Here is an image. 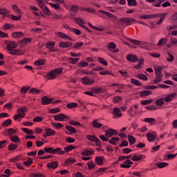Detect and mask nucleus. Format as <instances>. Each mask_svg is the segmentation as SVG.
<instances>
[{
	"label": "nucleus",
	"instance_id": "obj_1",
	"mask_svg": "<svg viewBox=\"0 0 177 177\" xmlns=\"http://www.w3.org/2000/svg\"><path fill=\"white\" fill-rule=\"evenodd\" d=\"M159 17L160 20L156 22L157 26H160L162 21H164V19H165V14L164 13H158L154 15H142L139 17V19H142L143 20H146L147 19H156Z\"/></svg>",
	"mask_w": 177,
	"mask_h": 177
},
{
	"label": "nucleus",
	"instance_id": "obj_2",
	"mask_svg": "<svg viewBox=\"0 0 177 177\" xmlns=\"http://www.w3.org/2000/svg\"><path fill=\"white\" fill-rule=\"evenodd\" d=\"M17 114L15 115L13 119L15 121H17L19 118H24L26 117V113H27V108L20 107L17 111Z\"/></svg>",
	"mask_w": 177,
	"mask_h": 177
},
{
	"label": "nucleus",
	"instance_id": "obj_3",
	"mask_svg": "<svg viewBox=\"0 0 177 177\" xmlns=\"http://www.w3.org/2000/svg\"><path fill=\"white\" fill-rule=\"evenodd\" d=\"M44 0H36L37 3L38 4L39 8H40L44 15H47V16H50L52 12L49 10V8L45 6Z\"/></svg>",
	"mask_w": 177,
	"mask_h": 177
},
{
	"label": "nucleus",
	"instance_id": "obj_4",
	"mask_svg": "<svg viewBox=\"0 0 177 177\" xmlns=\"http://www.w3.org/2000/svg\"><path fill=\"white\" fill-rule=\"evenodd\" d=\"M128 42L133 44V45L140 46L142 49H147V42L146 41H140L139 40H135L132 39L127 38Z\"/></svg>",
	"mask_w": 177,
	"mask_h": 177
},
{
	"label": "nucleus",
	"instance_id": "obj_5",
	"mask_svg": "<svg viewBox=\"0 0 177 177\" xmlns=\"http://www.w3.org/2000/svg\"><path fill=\"white\" fill-rule=\"evenodd\" d=\"M135 19L126 17V18H120L118 20V23L120 26H124L126 24L127 26H131V23H133L135 21Z\"/></svg>",
	"mask_w": 177,
	"mask_h": 177
},
{
	"label": "nucleus",
	"instance_id": "obj_6",
	"mask_svg": "<svg viewBox=\"0 0 177 177\" xmlns=\"http://www.w3.org/2000/svg\"><path fill=\"white\" fill-rule=\"evenodd\" d=\"M74 21L77 24V26L82 27V28H84L86 31H88V32H91V30L84 25L85 24V20H84V19L75 17L74 18Z\"/></svg>",
	"mask_w": 177,
	"mask_h": 177
},
{
	"label": "nucleus",
	"instance_id": "obj_7",
	"mask_svg": "<svg viewBox=\"0 0 177 177\" xmlns=\"http://www.w3.org/2000/svg\"><path fill=\"white\" fill-rule=\"evenodd\" d=\"M161 71H162V66H158L155 68L156 79L154 80V82L158 83L160 82V81H161V78L162 77V73H161Z\"/></svg>",
	"mask_w": 177,
	"mask_h": 177
},
{
	"label": "nucleus",
	"instance_id": "obj_8",
	"mask_svg": "<svg viewBox=\"0 0 177 177\" xmlns=\"http://www.w3.org/2000/svg\"><path fill=\"white\" fill-rule=\"evenodd\" d=\"M86 138V139H88V140H90V142H95L98 147H102V141L99 140V138H97L96 136L92 135H87Z\"/></svg>",
	"mask_w": 177,
	"mask_h": 177
},
{
	"label": "nucleus",
	"instance_id": "obj_9",
	"mask_svg": "<svg viewBox=\"0 0 177 177\" xmlns=\"http://www.w3.org/2000/svg\"><path fill=\"white\" fill-rule=\"evenodd\" d=\"M60 73H62V69H55L47 74L46 78L47 80H55V78H56V75L60 74Z\"/></svg>",
	"mask_w": 177,
	"mask_h": 177
},
{
	"label": "nucleus",
	"instance_id": "obj_10",
	"mask_svg": "<svg viewBox=\"0 0 177 177\" xmlns=\"http://www.w3.org/2000/svg\"><path fill=\"white\" fill-rule=\"evenodd\" d=\"M103 92H104L103 89H92L91 91L84 92V94L88 96H96L100 93H103Z\"/></svg>",
	"mask_w": 177,
	"mask_h": 177
},
{
	"label": "nucleus",
	"instance_id": "obj_11",
	"mask_svg": "<svg viewBox=\"0 0 177 177\" xmlns=\"http://www.w3.org/2000/svg\"><path fill=\"white\" fill-rule=\"evenodd\" d=\"M17 46H19V44H17L16 41H10L6 46V49L9 52H12L15 50V49H16V48H17Z\"/></svg>",
	"mask_w": 177,
	"mask_h": 177
},
{
	"label": "nucleus",
	"instance_id": "obj_12",
	"mask_svg": "<svg viewBox=\"0 0 177 177\" xmlns=\"http://www.w3.org/2000/svg\"><path fill=\"white\" fill-rule=\"evenodd\" d=\"M81 81L84 85H92L95 84V78H88L86 77H84L81 79Z\"/></svg>",
	"mask_w": 177,
	"mask_h": 177
},
{
	"label": "nucleus",
	"instance_id": "obj_13",
	"mask_svg": "<svg viewBox=\"0 0 177 177\" xmlns=\"http://www.w3.org/2000/svg\"><path fill=\"white\" fill-rule=\"evenodd\" d=\"M99 12L100 13H103L104 15H105L109 19H111V20L112 21H117V20L118 19V18H117V17L109 12H106L104 10H99Z\"/></svg>",
	"mask_w": 177,
	"mask_h": 177
},
{
	"label": "nucleus",
	"instance_id": "obj_14",
	"mask_svg": "<svg viewBox=\"0 0 177 177\" xmlns=\"http://www.w3.org/2000/svg\"><path fill=\"white\" fill-rule=\"evenodd\" d=\"M176 97V93H172L171 94L166 95L163 97V99H164L165 102L168 103L169 102H172V100H174V99H175Z\"/></svg>",
	"mask_w": 177,
	"mask_h": 177
},
{
	"label": "nucleus",
	"instance_id": "obj_15",
	"mask_svg": "<svg viewBox=\"0 0 177 177\" xmlns=\"http://www.w3.org/2000/svg\"><path fill=\"white\" fill-rule=\"evenodd\" d=\"M118 133L117 131L113 129H109L107 131H105V135L106 138H111L112 136H117Z\"/></svg>",
	"mask_w": 177,
	"mask_h": 177
},
{
	"label": "nucleus",
	"instance_id": "obj_16",
	"mask_svg": "<svg viewBox=\"0 0 177 177\" xmlns=\"http://www.w3.org/2000/svg\"><path fill=\"white\" fill-rule=\"evenodd\" d=\"M53 100H55L54 98H49L46 96H44L41 98V104H43L44 106L50 104V103H52V102H53Z\"/></svg>",
	"mask_w": 177,
	"mask_h": 177
},
{
	"label": "nucleus",
	"instance_id": "obj_17",
	"mask_svg": "<svg viewBox=\"0 0 177 177\" xmlns=\"http://www.w3.org/2000/svg\"><path fill=\"white\" fill-rule=\"evenodd\" d=\"M55 35H57V37H59V38H61L62 39H67V41H71L72 39L71 37H68L67 35L62 32H55Z\"/></svg>",
	"mask_w": 177,
	"mask_h": 177
},
{
	"label": "nucleus",
	"instance_id": "obj_18",
	"mask_svg": "<svg viewBox=\"0 0 177 177\" xmlns=\"http://www.w3.org/2000/svg\"><path fill=\"white\" fill-rule=\"evenodd\" d=\"M66 118H68V116H67L63 113H59V114L55 115L54 120L55 121H66Z\"/></svg>",
	"mask_w": 177,
	"mask_h": 177
},
{
	"label": "nucleus",
	"instance_id": "obj_19",
	"mask_svg": "<svg viewBox=\"0 0 177 177\" xmlns=\"http://www.w3.org/2000/svg\"><path fill=\"white\" fill-rule=\"evenodd\" d=\"M160 88L162 89H168V88H169V86H167L165 84H156V86H149L147 89H158Z\"/></svg>",
	"mask_w": 177,
	"mask_h": 177
},
{
	"label": "nucleus",
	"instance_id": "obj_20",
	"mask_svg": "<svg viewBox=\"0 0 177 177\" xmlns=\"http://www.w3.org/2000/svg\"><path fill=\"white\" fill-rule=\"evenodd\" d=\"M147 2H149L151 3H153V6H156V8H160L161 6V3L164 2L165 0H146Z\"/></svg>",
	"mask_w": 177,
	"mask_h": 177
},
{
	"label": "nucleus",
	"instance_id": "obj_21",
	"mask_svg": "<svg viewBox=\"0 0 177 177\" xmlns=\"http://www.w3.org/2000/svg\"><path fill=\"white\" fill-rule=\"evenodd\" d=\"M115 48H117V45H115L114 42H110L108 45L109 50H110V52H113V53H118V49H115Z\"/></svg>",
	"mask_w": 177,
	"mask_h": 177
},
{
	"label": "nucleus",
	"instance_id": "obj_22",
	"mask_svg": "<svg viewBox=\"0 0 177 177\" xmlns=\"http://www.w3.org/2000/svg\"><path fill=\"white\" fill-rule=\"evenodd\" d=\"M55 42L53 41H48L46 44V48L49 49V52L53 53L56 52V49L54 48L55 47Z\"/></svg>",
	"mask_w": 177,
	"mask_h": 177
},
{
	"label": "nucleus",
	"instance_id": "obj_23",
	"mask_svg": "<svg viewBox=\"0 0 177 177\" xmlns=\"http://www.w3.org/2000/svg\"><path fill=\"white\" fill-rule=\"evenodd\" d=\"M133 165V162L129 160V159L126 160L123 164L120 165L121 168H131V166Z\"/></svg>",
	"mask_w": 177,
	"mask_h": 177
},
{
	"label": "nucleus",
	"instance_id": "obj_24",
	"mask_svg": "<svg viewBox=\"0 0 177 177\" xmlns=\"http://www.w3.org/2000/svg\"><path fill=\"white\" fill-rule=\"evenodd\" d=\"M56 131L52 129H46V134H44V138H48V136H53L55 135Z\"/></svg>",
	"mask_w": 177,
	"mask_h": 177
},
{
	"label": "nucleus",
	"instance_id": "obj_25",
	"mask_svg": "<svg viewBox=\"0 0 177 177\" xmlns=\"http://www.w3.org/2000/svg\"><path fill=\"white\" fill-rule=\"evenodd\" d=\"M143 158H146V156L144 155H138V153H134L131 160L132 161H140V160H143Z\"/></svg>",
	"mask_w": 177,
	"mask_h": 177
},
{
	"label": "nucleus",
	"instance_id": "obj_26",
	"mask_svg": "<svg viewBox=\"0 0 177 177\" xmlns=\"http://www.w3.org/2000/svg\"><path fill=\"white\" fill-rule=\"evenodd\" d=\"M82 156H83L84 157H86L88 156H93L94 154V152H93V150L92 149H86L84 151H83L82 153H81Z\"/></svg>",
	"mask_w": 177,
	"mask_h": 177
},
{
	"label": "nucleus",
	"instance_id": "obj_27",
	"mask_svg": "<svg viewBox=\"0 0 177 177\" xmlns=\"http://www.w3.org/2000/svg\"><path fill=\"white\" fill-rule=\"evenodd\" d=\"M129 62H131V63H136V61L138 59V57L134 55H129L127 57Z\"/></svg>",
	"mask_w": 177,
	"mask_h": 177
},
{
	"label": "nucleus",
	"instance_id": "obj_28",
	"mask_svg": "<svg viewBox=\"0 0 177 177\" xmlns=\"http://www.w3.org/2000/svg\"><path fill=\"white\" fill-rule=\"evenodd\" d=\"M12 38H23V37H24V33H23L22 32H14L12 34Z\"/></svg>",
	"mask_w": 177,
	"mask_h": 177
},
{
	"label": "nucleus",
	"instance_id": "obj_29",
	"mask_svg": "<svg viewBox=\"0 0 177 177\" xmlns=\"http://www.w3.org/2000/svg\"><path fill=\"white\" fill-rule=\"evenodd\" d=\"M66 151H62V148H56L55 149H53V154H58L59 156H62L64 154Z\"/></svg>",
	"mask_w": 177,
	"mask_h": 177
},
{
	"label": "nucleus",
	"instance_id": "obj_30",
	"mask_svg": "<svg viewBox=\"0 0 177 177\" xmlns=\"http://www.w3.org/2000/svg\"><path fill=\"white\" fill-rule=\"evenodd\" d=\"M156 165L158 168H159L160 169H162V168H165V167H168L169 164L167 162H158L156 163Z\"/></svg>",
	"mask_w": 177,
	"mask_h": 177
},
{
	"label": "nucleus",
	"instance_id": "obj_31",
	"mask_svg": "<svg viewBox=\"0 0 177 177\" xmlns=\"http://www.w3.org/2000/svg\"><path fill=\"white\" fill-rule=\"evenodd\" d=\"M139 94L140 97H145V96H149V95H151V91L149 90H145V91H140Z\"/></svg>",
	"mask_w": 177,
	"mask_h": 177
},
{
	"label": "nucleus",
	"instance_id": "obj_32",
	"mask_svg": "<svg viewBox=\"0 0 177 177\" xmlns=\"http://www.w3.org/2000/svg\"><path fill=\"white\" fill-rule=\"evenodd\" d=\"M65 128H66V129L67 131H68L69 132H71V133H69V135H71V134H73V133H77V129H75V128H74V127H71V126L68 125V126H66Z\"/></svg>",
	"mask_w": 177,
	"mask_h": 177
},
{
	"label": "nucleus",
	"instance_id": "obj_33",
	"mask_svg": "<svg viewBox=\"0 0 177 177\" xmlns=\"http://www.w3.org/2000/svg\"><path fill=\"white\" fill-rule=\"evenodd\" d=\"M47 167L48 169H55V168H57V162H48L47 163Z\"/></svg>",
	"mask_w": 177,
	"mask_h": 177
},
{
	"label": "nucleus",
	"instance_id": "obj_34",
	"mask_svg": "<svg viewBox=\"0 0 177 177\" xmlns=\"http://www.w3.org/2000/svg\"><path fill=\"white\" fill-rule=\"evenodd\" d=\"M167 42H168V40L167 39V38H162L158 42L157 46H164L165 45H167Z\"/></svg>",
	"mask_w": 177,
	"mask_h": 177
},
{
	"label": "nucleus",
	"instance_id": "obj_35",
	"mask_svg": "<svg viewBox=\"0 0 177 177\" xmlns=\"http://www.w3.org/2000/svg\"><path fill=\"white\" fill-rule=\"evenodd\" d=\"M113 114L116 115V117H122V113H121L120 108H114Z\"/></svg>",
	"mask_w": 177,
	"mask_h": 177
},
{
	"label": "nucleus",
	"instance_id": "obj_36",
	"mask_svg": "<svg viewBox=\"0 0 177 177\" xmlns=\"http://www.w3.org/2000/svg\"><path fill=\"white\" fill-rule=\"evenodd\" d=\"M73 45V44H71V42H64L62 41L59 43V46L60 48H70V46H71Z\"/></svg>",
	"mask_w": 177,
	"mask_h": 177
},
{
	"label": "nucleus",
	"instance_id": "obj_37",
	"mask_svg": "<svg viewBox=\"0 0 177 177\" xmlns=\"http://www.w3.org/2000/svg\"><path fill=\"white\" fill-rule=\"evenodd\" d=\"M12 9L15 10L17 15H23V12H21V10L19 8L16 4L12 6Z\"/></svg>",
	"mask_w": 177,
	"mask_h": 177
},
{
	"label": "nucleus",
	"instance_id": "obj_38",
	"mask_svg": "<svg viewBox=\"0 0 177 177\" xmlns=\"http://www.w3.org/2000/svg\"><path fill=\"white\" fill-rule=\"evenodd\" d=\"M95 161L97 165H103V157L97 156L95 158Z\"/></svg>",
	"mask_w": 177,
	"mask_h": 177
},
{
	"label": "nucleus",
	"instance_id": "obj_39",
	"mask_svg": "<svg viewBox=\"0 0 177 177\" xmlns=\"http://www.w3.org/2000/svg\"><path fill=\"white\" fill-rule=\"evenodd\" d=\"M147 140L149 142H154V139H156V136L151 133H147Z\"/></svg>",
	"mask_w": 177,
	"mask_h": 177
},
{
	"label": "nucleus",
	"instance_id": "obj_40",
	"mask_svg": "<svg viewBox=\"0 0 177 177\" xmlns=\"http://www.w3.org/2000/svg\"><path fill=\"white\" fill-rule=\"evenodd\" d=\"M119 140H120V138L113 137L111 139L109 140V142L111 145H113V146H115V145H117L116 142H118Z\"/></svg>",
	"mask_w": 177,
	"mask_h": 177
},
{
	"label": "nucleus",
	"instance_id": "obj_41",
	"mask_svg": "<svg viewBox=\"0 0 177 177\" xmlns=\"http://www.w3.org/2000/svg\"><path fill=\"white\" fill-rule=\"evenodd\" d=\"M8 17H10V19H12V20H14L15 21H18V20H21V15L15 16L13 15H8Z\"/></svg>",
	"mask_w": 177,
	"mask_h": 177
},
{
	"label": "nucleus",
	"instance_id": "obj_42",
	"mask_svg": "<svg viewBox=\"0 0 177 177\" xmlns=\"http://www.w3.org/2000/svg\"><path fill=\"white\" fill-rule=\"evenodd\" d=\"M113 100L115 104H118V103H121V102H122V97L121 96H115L113 98Z\"/></svg>",
	"mask_w": 177,
	"mask_h": 177
},
{
	"label": "nucleus",
	"instance_id": "obj_43",
	"mask_svg": "<svg viewBox=\"0 0 177 177\" xmlns=\"http://www.w3.org/2000/svg\"><path fill=\"white\" fill-rule=\"evenodd\" d=\"M175 59V57L172 55L170 53H167V56L166 57V60L169 63L172 62Z\"/></svg>",
	"mask_w": 177,
	"mask_h": 177
},
{
	"label": "nucleus",
	"instance_id": "obj_44",
	"mask_svg": "<svg viewBox=\"0 0 177 177\" xmlns=\"http://www.w3.org/2000/svg\"><path fill=\"white\" fill-rule=\"evenodd\" d=\"M92 125L93 128H100L101 127H103V124L102 123H99L96 120L93 121Z\"/></svg>",
	"mask_w": 177,
	"mask_h": 177
},
{
	"label": "nucleus",
	"instance_id": "obj_45",
	"mask_svg": "<svg viewBox=\"0 0 177 177\" xmlns=\"http://www.w3.org/2000/svg\"><path fill=\"white\" fill-rule=\"evenodd\" d=\"M8 53H10V55H23V53L19 49H16V48H15L11 52H8Z\"/></svg>",
	"mask_w": 177,
	"mask_h": 177
},
{
	"label": "nucleus",
	"instance_id": "obj_46",
	"mask_svg": "<svg viewBox=\"0 0 177 177\" xmlns=\"http://www.w3.org/2000/svg\"><path fill=\"white\" fill-rule=\"evenodd\" d=\"M165 102V100H164V98H159V99H158L156 101V102H155V104L156 105V106H163V104H164V102Z\"/></svg>",
	"mask_w": 177,
	"mask_h": 177
},
{
	"label": "nucleus",
	"instance_id": "obj_47",
	"mask_svg": "<svg viewBox=\"0 0 177 177\" xmlns=\"http://www.w3.org/2000/svg\"><path fill=\"white\" fill-rule=\"evenodd\" d=\"M46 63V61L45 59H40L36 62H35V66H44Z\"/></svg>",
	"mask_w": 177,
	"mask_h": 177
},
{
	"label": "nucleus",
	"instance_id": "obj_48",
	"mask_svg": "<svg viewBox=\"0 0 177 177\" xmlns=\"http://www.w3.org/2000/svg\"><path fill=\"white\" fill-rule=\"evenodd\" d=\"M21 129L23 131V132H25L26 135H34V131L32 130H30L27 128H21Z\"/></svg>",
	"mask_w": 177,
	"mask_h": 177
},
{
	"label": "nucleus",
	"instance_id": "obj_49",
	"mask_svg": "<svg viewBox=\"0 0 177 177\" xmlns=\"http://www.w3.org/2000/svg\"><path fill=\"white\" fill-rule=\"evenodd\" d=\"M144 121L145 122H148V124H156V119L153 118H147Z\"/></svg>",
	"mask_w": 177,
	"mask_h": 177
},
{
	"label": "nucleus",
	"instance_id": "obj_50",
	"mask_svg": "<svg viewBox=\"0 0 177 177\" xmlns=\"http://www.w3.org/2000/svg\"><path fill=\"white\" fill-rule=\"evenodd\" d=\"M75 162V159L74 158H68L66 160L65 165H73Z\"/></svg>",
	"mask_w": 177,
	"mask_h": 177
},
{
	"label": "nucleus",
	"instance_id": "obj_51",
	"mask_svg": "<svg viewBox=\"0 0 177 177\" xmlns=\"http://www.w3.org/2000/svg\"><path fill=\"white\" fill-rule=\"evenodd\" d=\"M128 139L131 146H132V145H133L135 142H136V139L135 138V137L131 135L128 136Z\"/></svg>",
	"mask_w": 177,
	"mask_h": 177
},
{
	"label": "nucleus",
	"instance_id": "obj_52",
	"mask_svg": "<svg viewBox=\"0 0 177 177\" xmlns=\"http://www.w3.org/2000/svg\"><path fill=\"white\" fill-rule=\"evenodd\" d=\"M46 3H48L49 6H51V8H53L54 9H55V10H60V6H59V4L48 3V1H46Z\"/></svg>",
	"mask_w": 177,
	"mask_h": 177
},
{
	"label": "nucleus",
	"instance_id": "obj_53",
	"mask_svg": "<svg viewBox=\"0 0 177 177\" xmlns=\"http://www.w3.org/2000/svg\"><path fill=\"white\" fill-rule=\"evenodd\" d=\"M17 149V145L11 143L8 145V150L10 151H13V150H16Z\"/></svg>",
	"mask_w": 177,
	"mask_h": 177
},
{
	"label": "nucleus",
	"instance_id": "obj_54",
	"mask_svg": "<svg viewBox=\"0 0 177 177\" xmlns=\"http://www.w3.org/2000/svg\"><path fill=\"white\" fill-rule=\"evenodd\" d=\"M98 62L101 64H103L104 66H108L109 63H107V61L104 58L98 57Z\"/></svg>",
	"mask_w": 177,
	"mask_h": 177
},
{
	"label": "nucleus",
	"instance_id": "obj_55",
	"mask_svg": "<svg viewBox=\"0 0 177 177\" xmlns=\"http://www.w3.org/2000/svg\"><path fill=\"white\" fill-rule=\"evenodd\" d=\"M177 28L176 25H169L166 27L167 31H172V30H175Z\"/></svg>",
	"mask_w": 177,
	"mask_h": 177
},
{
	"label": "nucleus",
	"instance_id": "obj_56",
	"mask_svg": "<svg viewBox=\"0 0 177 177\" xmlns=\"http://www.w3.org/2000/svg\"><path fill=\"white\" fill-rule=\"evenodd\" d=\"M129 6H137L138 3L136 0H127Z\"/></svg>",
	"mask_w": 177,
	"mask_h": 177
},
{
	"label": "nucleus",
	"instance_id": "obj_57",
	"mask_svg": "<svg viewBox=\"0 0 177 177\" xmlns=\"http://www.w3.org/2000/svg\"><path fill=\"white\" fill-rule=\"evenodd\" d=\"M50 114H57V113H60V108H55L49 110Z\"/></svg>",
	"mask_w": 177,
	"mask_h": 177
},
{
	"label": "nucleus",
	"instance_id": "obj_58",
	"mask_svg": "<svg viewBox=\"0 0 177 177\" xmlns=\"http://www.w3.org/2000/svg\"><path fill=\"white\" fill-rule=\"evenodd\" d=\"M21 160V156L20 155L10 159V162H17V161H20Z\"/></svg>",
	"mask_w": 177,
	"mask_h": 177
},
{
	"label": "nucleus",
	"instance_id": "obj_59",
	"mask_svg": "<svg viewBox=\"0 0 177 177\" xmlns=\"http://www.w3.org/2000/svg\"><path fill=\"white\" fill-rule=\"evenodd\" d=\"M12 124V120L10 119H8L7 120H6L5 122H3L2 123V127H9V125H10Z\"/></svg>",
	"mask_w": 177,
	"mask_h": 177
},
{
	"label": "nucleus",
	"instance_id": "obj_60",
	"mask_svg": "<svg viewBox=\"0 0 177 177\" xmlns=\"http://www.w3.org/2000/svg\"><path fill=\"white\" fill-rule=\"evenodd\" d=\"M32 162H33L32 158H29L26 161L24 162V165H26V167H29V165H31Z\"/></svg>",
	"mask_w": 177,
	"mask_h": 177
},
{
	"label": "nucleus",
	"instance_id": "obj_61",
	"mask_svg": "<svg viewBox=\"0 0 177 177\" xmlns=\"http://www.w3.org/2000/svg\"><path fill=\"white\" fill-rule=\"evenodd\" d=\"M151 103H153V100H145L141 101V104L142 106H146V104H151Z\"/></svg>",
	"mask_w": 177,
	"mask_h": 177
},
{
	"label": "nucleus",
	"instance_id": "obj_62",
	"mask_svg": "<svg viewBox=\"0 0 177 177\" xmlns=\"http://www.w3.org/2000/svg\"><path fill=\"white\" fill-rule=\"evenodd\" d=\"M77 106H78V104L75 102H71L67 104L66 107H68V109H74V107H77Z\"/></svg>",
	"mask_w": 177,
	"mask_h": 177
},
{
	"label": "nucleus",
	"instance_id": "obj_63",
	"mask_svg": "<svg viewBox=\"0 0 177 177\" xmlns=\"http://www.w3.org/2000/svg\"><path fill=\"white\" fill-rule=\"evenodd\" d=\"M171 45H173V46H177V39L175 37H171L170 39Z\"/></svg>",
	"mask_w": 177,
	"mask_h": 177
},
{
	"label": "nucleus",
	"instance_id": "obj_64",
	"mask_svg": "<svg viewBox=\"0 0 177 177\" xmlns=\"http://www.w3.org/2000/svg\"><path fill=\"white\" fill-rule=\"evenodd\" d=\"M74 149H75V147L71 145L65 147L64 150L68 153V151H71V150H74Z\"/></svg>",
	"mask_w": 177,
	"mask_h": 177
}]
</instances>
